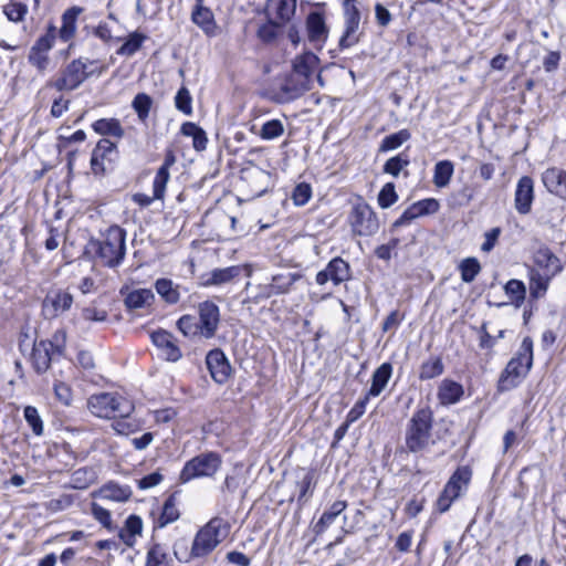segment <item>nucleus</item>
Masks as SVG:
<instances>
[{"mask_svg":"<svg viewBox=\"0 0 566 566\" xmlns=\"http://www.w3.org/2000/svg\"><path fill=\"white\" fill-rule=\"evenodd\" d=\"M93 130L102 136H112L117 139L124 137L125 130L116 118H101L92 124Z\"/></svg>","mask_w":566,"mask_h":566,"instance_id":"obj_32","label":"nucleus"},{"mask_svg":"<svg viewBox=\"0 0 566 566\" xmlns=\"http://www.w3.org/2000/svg\"><path fill=\"white\" fill-rule=\"evenodd\" d=\"M348 220L353 232L361 237L373 235L379 229L375 211L364 201L353 206Z\"/></svg>","mask_w":566,"mask_h":566,"instance_id":"obj_9","label":"nucleus"},{"mask_svg":"<svg viewBox=\"0 0 566 566\" xmlns=\"http://www.w3.org/2000/svg\"><path fill=\"white\" fill-rule=\"evenodd\" d=\"M534 181L528 176L518 179L515 193L514 207L520 214H528L534 201Z\"/></svg>","mask_w":566,"mask_h":566,"instance_id":"obj_16","label":"nucleus"},{"mask_svg":"<svg viewBox=\"0 0 566 566\" xmlns=\"http://www.w3.org/2000/svg\"><path fill=\"white\" fill-rule=\"evenodd\" d=\"M444 370V365L440 357H430L424 360L419 370V379L429 380L440 376Z\"/></svg>","mask_w":566,"mask_h":566,"instance_id":"obj_42","label":"nucleus"},{"mask_svg":"<svg viewBox=\"0 0 566 566\" xmlns=\"http://www.w3.org/2000/svg\"><path fill=\"white\" fill-rule=\"evenodd\" d=\"M221 458L216 452H205L186 462L179 480L187 483L193 479L212 476L221 465Z\"/></svg>","mask_w":566,"mask_h":566,"instance_id":"obj_8","label":"nucleus"},{"mask_svg":"<svg viewBox=\"0 0 566 566\" xmlns=\"http://www.w3.org/2000/svg\"><path fill=\"white\" fill-rule=\"evenodd\" d=\"M151 104L153 99L145 93L137 94L133 99L132 106L142 122L148 117Z\"/></svg>","mask_w":566,"mask_h":566,"instance_id":"obj_50","label":"nucleus"},{"mask_svg":"<svg viewBox=\"0 0 566 566\" xmlns=\"http://www.w3.org/2000/svg\"><path fill=\"white\" fill-rule=\"evenodd\" d=\"M24 418L32 428L34 434L40 436L43 432V423L36 408L28 406L24 408Z\"/></svg>","mask_w":566,"mask_h":566,"instance_id":"obj_57","label":"nucleus"},{"mask_svg":"<svg viewBox=\"0 0 566 566\" xmlns=\"http://www.w3.org/2000/svg\"><path fill=\"white\" fill-rule=\"evenodd\" d=\"M206 364L216 382L222 385L228 381L231 375V366L220 349L210 350L206 357Z\"/></svg>","mask_w":566,"mask_h":566,"instance_id":"obj_17","label":"nucleus"},{"mask_svg":"<svg viewBox=\"0 0 566 566\" xmlns=\"http://www.w3.org/2000/svg\"><path fill=\"white\" fill-rule=\"evenodd\" d=\"M55 42V28L50 27L45 34L40 36L31 46L28 54L29 64L40 74H44L51 66L50 51Z\"/></svg>","mask_w":566,"mask_h":566,"instance_id":"obj_10","label":"nucleus"},{"mask_svg":"<svg viewBox=\"0 0 566 566\" xmlns=\"http://www.w3.org/2000/svg\"><path fill=\"white\" fill-rule=\"evenodd\" d=\"M398 200V195L392 182L386 184L378 193V205L382 209L391 207Z\"/></svg>","mask_w":566,"mask_h":566,"instance_id":"obj_53","label":"nucleus"},{"mask_svg":"<svg viewBox=\"0 0 566 566\" xmlns=\"http://www.w3.org/2000/svg\"><path fill=\"white\" fill-rule=\"evenodd\" d=\"M306 31L308 41L316 48H322L328 36V29L322 13L312 12L307 15Z\"/></svg>","mask_w":566,"mask_h":566,"instance_id":"obj_19","label":"nucleus"},{"mask_svg":"<svg viewBox=\"0 0 566 566\" xmlns=\"http://www.w3.org/2000/svg\"><path fill=\"white\" fill-rule=\"evenodd\" d=\"M180 132L182 135L192 138V146L196 150L201 151L206 149L208 143L207 135L197 124L191 122L184 123Z\"/></svg>","mask_w":566,"mask_h":566,"instance_id":"obj_36","label":"nucleus"},{"mask_svg":"<svg viewBox=\"0 0 566 566\" xmlns=\"http://www.w3.org/2000/svg\"><path fill=\"white\" fill-rule=\"evenodd\" d=\"M350 279L349 264L342 258L332 259L327 266L316 274V283L324 285L332 281L334 285H339Z\"/></svg>","mask_w":566,"mask_h":566,"instance_id":"obj_13","label":"nucleus"},{"mask_svg":"<svg viewBox=\"0 0 566 566\" xmlns=\"http://www.w3.org/2000/svg\"><path fill=\"white\" fill-rule=\"evenodd\" d=\"M418 217L432 214L439 210V202L433 198L423 199L411 205Z\"/></svg>","mask_w":566,"mask_h":566,"instance_id":"obj_58","label":"nucleus"},{"mask_svg":"<svg viewBox=\"0 0 566 566\" xmlns=\"http://www.w3.org/2000/svg\"><path fill=\"white\" fill-rule=\"evenodd\" d=\"M125 231L118 226L111 227L99 243L98 256L111 268L118 265L125 256Z\"/></svg>","mask_w":566,"mask_h":566,"instance_id":"obj_7","label":"nucleus"},{"mask_svg":"<svg viewBox=\"0 0 566 566\" xmlns=\"http://www.w3.org/2000/svg\"><path fill=\"white\" fill-rule=\"evenodd\" d=\"M192 22L198 25L207 35L213 36L217 33V24L212 11L202 4V0H197L191 13Z\"/></svg>","mask_w":566,"mask_h":566,"instance_id":"obj_25","label":"nucleus"},{"mask_svg":"<svg viewBox=\"0 0 566 566\" xmlns=\"http://www.w3.org/2000/svg\"><path fill=\"white\" fill-rule=\"evenodd\" d=\"M241 269L239 266H229L224 269H216L211 271L209 279L205 285H221L229 283L234 277L239 276Z\"/></svg>","mask_w":566,"mask_h":566,"instance_id":"obj_40","label":"nucleus"},{"mask_svg":"<svg viewBox=\"0 0 566 566\" xmlns=\"http://www.w3.org/2000/svg\"><path fill=\"white\" fill-rule=\"evenodd\" d=\"M542 182L549 193L566 200V170L558 167L547 168L542 174Z\"/></svg>","mask_w":566,"mask_h":566,"instance_id":"obj_18","label":"nucleus"},{"mask_svg":"<svg viewBox=\"0 0 566 566\" xmlns=\"http://www.w3.org/2000/svg\"><path fill=\"white\" fill-rule=\"evenodd\" d=\"M501 234L500 228H493L484 233V242L481 245V251L489 253L495 247Z\"/></svg>","mask_w":566,"mask_h":566,"instance_id":"obj_60","label":"nucleus"},{"mask_svg":"<svg viewBox=\"0 0 566 566\" xmlns=\"http://www.w3.org/2000/svg\"><path fill=\"white\" fill-rule=\"evenodd\" d=\"M392 366L389 363L381 364L371 376V385L367 391V398L378 397L382 390L387 387L389 379L391 378Z\"/></svg>","mask_w":566,"mask_h":566,"instance_id":"obj_27","label":"nucleus"},{"mask_svg":"<svg viewBox=\"0 0 566 566\" xmlns=\"http://www.w3.org/2000/svg\"><path fill=\"white\" fill-rule=\"evenodd\" d=\"M505 293L517 305L524 302L526 295V287L520 280L512 279L504 286Z\"/></svg>","mask_w":566,"mask_h":566,"instance_id":"obj_49","label":"nucleus"},{"mask_svg":"<svg viewBox=\"0 0 566 566\" xmlns=\"http://www.w3.org/2000/svg\"><path fill=\"white\" fill-rule=\"evenodd\" d=\"M91 513H92L93 517L97 522H99L104 527H106L107 530L114 528L111 512L108 510L104 509L96 502H93L91 504Z\"/></svg>","mask_w":566,"mask_h":566,"instance_id":"obj_56","label":"nucleus"},{"mask_svg":"<svg viewBox=\"0 0 566 566\" xmlns=\"http://www.w3.org/2000/svg\"><path fill=\"white\" fill-rule=\"evenodd\" d=\"M454 172V165L450 160H441L434 165L433 184L438 188H444L450 184Z\"/></svg>","mask_w":566,"mask_h":566,"instance_id":"obj_38","label":"nucleus"},{"mask_svg":"<svg viewBox=\"0 0 566 566\" xmlns=\"http://www.w3.org/2000/svg\"><path fill=\"white\" fill-rule=\"evenodd\" d=\"M151 340L160 349L161 355L168 361H177L181 358V350L176 345L174 336L166 331H157L151 334Z\"/></svg>","mask_w":566,"mask_h":566,"instance_id":"obj_21","label":"nucleus"},{"mask_svg":"<svg viewBox=\"0 0 566 566\" xmlns=\"http://www.w3.org/2000/svg\"><path fill=\"white\" fill-rule=\"evenodd\" d=\"M87 408L92 415L104 419L128 418L134 411L133 402L115 392L92 395Z\"/></svg>","mask_w":566,"mask_h":566,"instance_id":"obj_3","label":"nucleus"},{"mask_svg":"<svg viewBox=\"0 0 566 566\" xmlns=\"http://www.w3.org/2000/svg\"><path fill=\"white\" fill-rule=\"evenodd\" d=\"M93 64L94 62H91L87 59H77L72 61L62 72L61 77L54 82V87L57 91H73L77 88L91 74L94 73V70H88V66Z\"/></svg>","mask_w":566,"mask_h":566,"instance_id":"obj_11","label":"nucleus"},{"mask_svg":"<svg viewBox=\"0 0 566 566\" xmlns=\"http://www.w3.org/2000/svg\"><path fill=\"white\" fill-rule=\"evenodd\" d=\"M349 2H354V0H346L345 30L339 40V46L342 49H347L358 43L360 35V13L354 4L348 7Z\"/></svg>","mask_w":566,"mask_h":566,"instance_id":"obj_14","label":"nucleus"},{"mask_svg":"<svg viewBox=\"0 0 566 566\" xmlns=\"http://www.w3.org/2000/svg\"><path fill=\"white\" fill-rule=\"evenodd\" d=\"M191 103L192 98L189 91L185 86L180 87L175 96V105L177 109L186 115H190L192 113Z\"/></svg>","mask_w":566,"mask_h":566,"instance_id":"obj_54","label":"nucleus"},{"mask_svg":"<svg viewBox=\"0 0 566 566\" xmlns=\"http://www.w3.org/2000/svg\"><path fill=\"white\" fill-rule=\"evenodd\" d=\"M155 295L149 289H137L128 293L125 304L129 308H142L153 303Z\"/></svg>","mask_w":566,"mask_h":566,"instance_id":"obj_39","label":"nucleus"},{"mask_svg":"<svg viewBox=\"0 0 566 566\" xmlns=\"http://www.w3.org/2000/svg\"><path fill=\"white\" fill-rule=\"evenodd\" d=\"M312 197V187L306 182H301L295 186L292 192V200L295 206H304Z\"/></svg>","mask_w":566,"mask_h":566,"instance_id":"obj_55","label":"nucleus"},{"mask_svg":"<svg viewBox=\"0 0 566 566\" xmlns=\"http://www.w3.org/2000/svg\"><path fill=\"white\" fill-rule=\"evenodd\" d=\"M82 9L71 8L63 13L62 27L60 28L59 35L64 41H70L76 31V18L81 13Z\"/></svg>","mask_w":566,"mask_h":566,"instance_id":"obj_37","label":"nucleus"},{"mask_svg":"<svg viewBox=\"0 0 566 566\" xmlns=\"http://www.w3.org/2000/svg\"><path fill=\"white\" fill-rule=\"evenodd\" d=\"M51 343L40 342L35 344L32 350L31 360L38 373H44L51 365L50 349Z\"/></svg>","mask_w":566,"mask_h":566,"instance_id":"obj_33","label":"nucleus"},{"mask_svg":"<svg viewBox=\"0 0 566 566\" xmlns=\"http://www.w3.org/2000/svg\"><path fill=\"white\" fill-rule=\"evenodd\" d=\"M533 365V340L525 337L514 357L507 363L503 370L499 389L502 391L511 390L517 387L527 376Z\"/></svg>","mask_w":566,"mask_h":566,"instance_id":"obj_2","label":"nucleus"},{"mask_svg":"<svg viewBox=\"0 0 566 566\" xmlns=\"http://www.w3.org/2000/svg\"><path fill=\"white\" fill-rule=\"evenodd\" d=\"M279 23L277 21H270L261 25L258 30L259 38L264 42L273 41L279 33Z\"/></svg>","mask_w":566,"mask_h":566,"instance_id":"obj_59","label":"nucleus"},{"mask_svg":"<svg viewBox=\"0 0 566 566\" xmlns=\"http://www.w3.org/2000/svg\"><path fill=\"white\" fill-rule=\"evenodd\" d=\"M242 476L239 471H234L232 474L226 476L224 484L222 486L223 492L234 493L241 485Z\"/></svg>","mask_w":566,"mask_h":566,"instance_id":"obj_63","label":"nucleus"},{"mask_svg":"<svg viewBox=\"0 0 566 566\" xmlns=\"http://www.w3.org/2000/svg\"><path fill=\"white\" fill-rule=\"evenodd\" d=\"M83 317L90 322H104L107 318V312L95 306H88L83 310Z\"/></svg>","mask_w":566,"mask_h":566,"instance_id":"obj_64","label":"nucleus"},{"mask_svg":"<svg viewBox=\"0 0 566 566\" xmlns=\"http://www.w3.org/2000/svg\"><path fill=\"white\" fill-rule=\"evenodd\" d=\"M409 165V159L402 155L389 158L384 165V172L398 177L399 174Z\"/></svg>","mask_w":566,"mask_h":566,"instance_id":"obj_52","label":"nucleus"},{"mask_svg":"<svg viewBox=\"0 0 566 566\" xmlns=\"http://www.w3.org/2000/svg\"><path fill=\"white\" fill-rule=\"evenodd\" d=\"M463 392L461 384L451 379H443L439 385L437 396L441 405H453L460 400Z\"/></svg>","mask_w":566,"mask_h":566,"instance_id":"obj_29","label":"nucleus"},{"mask_svg":"<svg viewBox=\"0 0 566 566\" xmlns=\"http://www.w3.org/2000/svg\"><path fill=\"white\" fill-rule=\"evenodd\" d=\"M28 11V6L20 0H10L2 7L3 14L9 21L14 23L24 21Z\"/></svg>","mask_w":566,"mask_h":566,"instance_id":"obj_41","label":"nucleus"},{"mask_svg":"<svg viewBox=\"0 0 566 566\" xmlns=\"http://www.w3.org/2000/svg\"><path fill=\"white\" fill-rule=\"evenodd\" d=\"M317 67L318 57L314 53L306 52L295 57L292 74L300 78H306L307 84L312 86Z\"/></svg>","mask_w":566,"mask_h":566,"instance_id":"obj_20","label":"nucleus"},{"mask_svg":"<svg viewBox=\"0 0 566 566\" xmlns=\"http://www.w3.org/2000/svg\"><path fill=\"white\" fill-rule=\"evenodd\" d=\"M459 271L461 280L465 283H471L481 272V264L476 258H467L459 264Z\"/></svg>","mask_w":566,"mask_h":566,"instance_id":"obj_43","label":"nucleus"},{"mask_svg":"<svg viewBox=\"0 0 566 566\" xmlns=\"http://www.w3.org/2000/svg\"><path fill=\"white\" fill-rule=\"evenodd\" d=\"M230 533V524L220 518L210 520L195 536L191 555L203 557L211 553Z\"/></svg>","mask_w":566,"mask_h":566,"instance_id":"obj_5","label":"nucleus"},{"mask_svg":"<svg viewBox=\"0 0 566 566\" xmlns=\"http://www.w3.org/2000/svg\"><path fill=\"white\" fill-rule=\"evenodd\" d=\"M156 292L168 304H176L180 300L179 285L169 279H158L155 282Z\"/></svg>","mask_w":566,"mask_h":566,"instance_id":"obj_35","label":"nucleus"},{"mask_svg":"<svg viewBox=\"0 0 566 566\" xmlns=\"http://www.w3.org/2000/svg\"><path fill=\"white\" fill-rule=\"evenodd\" d=\"M178 517L179 511L177 509L175 497L169 496L161 509V513L156 522V526L165 527L167 524L177 521Z\"/></svg>","mask_w":566,"mask_h":566,"instance_id":"obj_44","label":"nucleus"},{"mask_svg":"<svg viewBox=\"0 0 566 566\" xmlns=\"http://www.w3.org/2000/svg\"><path fill=\"white\" fill-rule=\"evenodd\" d=\"M133 494L128 485H120L114 481H109L102 485L98 490L92 492V497L108 500L113 502H127Z\"/></svg>","mask_w":566,"mask_h":566,"instance_id":"obj_22","label":"nucleus"},{"mask_svg":"<svg viewBox=\"0 0 566 566\" xmlns=\"http://www.w3.org/2000/svg\"><path fill=\"white\" fill-rule=\"evenodd\" d=\"M198 314V319L191 315L181 316L177 322L178 329L186 337H213L220 323L219 307L211 301H205L199 304Z\"/></svg>","mask_w":566,"mask_h":566,"instance_id":"obj_1","label":"nucleus"},{"mask_svg":"<svg viewBox=\"0 0 566 566\" xmlns=\"http://www.w3.org/2000/svg\"><path fill=\"white\" fill-rule=\"evenodd\" d=\"M312 88L311 85L307 84L306 78H300L291 73V75L283 83L282 91V101L290 102L300 96H302L305 92Z\"/></svg>","mask_w":566,"mask_h":566,"instance_id":"obj_26","label":"nucleus"},{"mask_svg":"<svg viewBox=\"0 0 566 566\" xmlns=\"http://www.w3.org/2000/svg\"><path fill=\"white\" fill-rule=\"evenodd\" d=\"M145 566H170V558L165 547L159 544L153 545L147 553Z\"/></svg>","mask_w":566,"mask_h":566,"instance_id":"obj_45","label":"nucleus"},{"mask_svg":"<svg viewBox=\"0 0 566 566\" xmlns=\"http://www.w3.org/2000/svg\"><path fill=\"white\" fill-rule=\"evenodd\" d=\"M296 10V0H269V14L280 23L291 20Z\"/></svg>","mask_w":566,"mask_h":566,"instance_id":"obj_28","label":"nucleus"},{"mask_svg":"<svg viewBox=\"0 0 566 566\" xmlns=\"http://www.w3.org/2000/svg\"><path fill=\"white\" fill-rule=\"evenodd\" d=\"M146 40V35L133 32L128 35L124 44L117 50V54L132 56L134 55L142 46L143 42Z\"/></svg>","mask_w":566,"mask_h":566,"instance_id":"obj_47","label":"nucleus"},{"mask_svg":"<svg viewBox=\"0 0 566 566\" xmlns=\"http://www.w3.org/2000/svg\"><path fill=\"white\" fill-rule=\"evenodd\" d=\"M432 411L429 408L417 410L410 418L405 436V443L410 452L423 451L432 442Z\"/></svg>","mask_w":566,"mask_h":566,"instance_id":"obj_4","label":"nucleus"},{"mask_svg":"<svg viewBox=\"0 0 566 566\" xmlns=\"http://www.w3.org/2000/svg\"><path fill=\"white\" fill-rule=\"evenodd\" d=\"M347 507V502L343 500L335 501L321 516L314 525L315 534H323Z\"/></svg>","mask_w":566,"mask_h":566,"instance_id":"obj_31","label":"nucleus"},{"mask_svg":"<svg viewBox=\"0 0 566 566\" xmlns=\"http://www.w3.org/2000/svg\"><path fill=\"white\" fill-rule=\"evenodd\" d=\"M170 174L165 168H158L154 182H153V191L154 198L163 199L166 191V186L169 181Z\"/></svg>","mask_w":566,"mask_h":566,"instance_id":"obj_51","label":"nucleus"},{"mask_svg":"<svg viewBox=\"0 0 566 566\" xmlns=\"http://www.w3.org/2000/svg\"><path fill=\"white\" fill-rule=\"evenodd\" d=\"M117 157V146L107 138L101 139L92 151L91 169L95 175H103L107 164H112Z\"/></svg>","mask_w":566,"mask_h":566,"instance_id":"obj_12","label":"nucleus"},{"mask_svg":"<svg viewBox=\"0 0 566 566\" xmlns=\"http://www.w3.org/2000/svg\"><path fill=\"white\" fill-rule=\"evenodd\" d=\"M284 134V125L280 119H271L265 122L259 133V136L265 140H272Z\"/></svg>","mask_w":566,"mask_h":566,"instance_id":"obj_48","label":"nucleus"},{"mask_svg":"<svg viewBox=\"0 0 566 566\" xmlns=\"http://www.w3.org/2000/svg\"><path fill=\"white\" fill-rule=\"evenodd\" d=\"M471 478L472 471L468 467H460L453 472L436 502L440 513L447 512L452 503L467 491Z\"/></svg>","mask_w":566,"mask_h":566,"instance_id":"obj_6","label":"nucleus"},{"mask_svg":"<svg viewBox=\"0 0 566 566\" xmlns=\"http://www.w3.org/2000/svg\"><path fill=\"white\" fill-rule=\"evenodd\" d=\"M528 276L531 296L533 298H542L546 294L553 277L543 274V272L538 270H530Z\"/></svg>","mask_w":566,"mask_h":566,"instance_id":"obj_34","label":"nucleus"},{"mask_svg":"<svg viewBox=\"0 0 566 566\" xmlns=\"http://www.w3.org/2000/svg\"><path fill=\"white\" fill-rule=\"evenodd\" d=\"M143 532V521L137 515H129L124 526L119 530L118 536L125 543V545L132 547L136 543L137 536H140Z\"/></svg>","mask_w":566,"mask_h":566,"instance_id":"obj_30","label":"nucleus"},{"mask_svg":"<svg viewBox=\"0 0 566 566\" xmlns=\"http://www.w3.org/2000/svg\"><path fill=\"white\" fill-rule=\"evenodd\" d=\"M534 265L530 270H538L548 276H556L563 270L559 258L545 245L539 247L533 254Z\"/></svg>","mask_w":566,"mask_h":566,"instance_id":"obj_15","label":"nucleus"},{"mask_svg":"<svg viewBox=\"0 0 566 566\" xmlns=\"http://www.w3.org/2000/svg\"><path fill=\"white\" fill-rule=\"evenodd\" d=\"M112 427L117 433L126 436L137 430V424L127 418H122V420L114 421Z\"/></svg>","mask_w":566,"mask_h":566,"instance_id":"obj_62","label":"nucleus"},{"mask_svg":"<svg viewBox=\"0 0 566 566\" xmlns=\"http://www.w3.org/2000/svg\"><path fill=\"white\" fill-rule=\"evenodd\" d=\"M411 137L408 129H401L395 134L386 136L380 145V151L394 150L400 147L405 142Z\"/></svg>","mask_w":566,"mask_h":566,"instance_id":"obj_46","label":"nucleus"},{"mask_svg":"<svg viewBox=\"0 0 566 566\" xmlns=\"http://www.w3.org/2000/svg\"><path fill=\"white\" fill-rule=\"evenodd\" d=\"M302 274L298 272H286L275 274L272 277V283L264 287V297L287 293L292 285L301 280Z\"/></svg>","mask_w":566,"mask_h":566,"instance_id":"obj_23","label":"nucleus"},{"mask_svg":"<svg viewBox=\"0 0 566 566\" xmlns=\"http://www.w3.org/2000/svg\"><path fill=\"white\" fill-rule=\"evenodd\" d=\"M314 476L313 473L308 472L304 475L303 480L300 482V496L298 501L306 500L312 495L314 490Z\"/></svg>","mask_w":566,"mask_h":566,"instance_id":"obj_61","label":"nucleus"},{"mask_svg":"<svg viewBox=\"0 0 566 566\" xmlns=\"http://www.w3.org/2000/svg\"><path fill=\"white\" fill-rule=\"evenodd\" d=\"M73 303V296L69 292L59 291L46 296L43 302V311L48 317H55L67 311Z\"/></svg>","mask_w":566,"mask_h":566,"instance_id":"obj_24","label":"nucleus"}]
</instances>
